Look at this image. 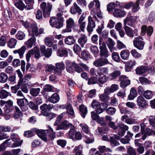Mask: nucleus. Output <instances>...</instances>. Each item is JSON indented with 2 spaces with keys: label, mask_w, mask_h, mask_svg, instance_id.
Wrapping results in <instances>:
<instances>
[{
  "label": "nucleus",
  "mask_w": 155,
  "mask_h": 155,
  "mask_svg": "<svg viewBox=\"0 0 155 155\" xmlns=\"http://www.w3.org/2000/svg\"><path fill=\"white\" fill-rule=\"evenodd\" d=\"M32 130L33 131L36 132V133L38 136L45 142H50V141L54 140L56 137V133L55 132L50 133L48 134L47 137V134L48 133V130H39L34 128Z\"/></svg>",
  "instance_id": "nucleus-1"
},
{
  "label": "nucleus",
  "mask_w": 155,
  "mask_h": 155,
  "mask_svg": "<svg viewBox=\"0 0 155 155\" xmlns=\"http://www.w3.org/2000/svg\"><path fill=\"white\" fill-rule=\"evenodd\" d=\"M94 3H95V8H94L91 10V14L92 15L94 16V18H97L95 16L96 14L98 18H103V16L100 10L101 3L99 0H93L89 4L88 7L89 9L92 8L94 5Z\"/></svg>",
  "instance_id": "nucleus-2"
},
{
  "label": "nucleus",
  "mask_w": 155,
  "mask_h": 155,
  "mask_svg": "<svg viewBox=\"0 0 155 155\" xmlns=\"http://www.w3.org/2000/svg\"><path fill=\"white\" fill-rule=\"evenodd\" d=\"M41 7L42 9L43 16L44 17H49L51 10L52 5L50 3L43 2L41 4Z\"/></svg>",
  "instance_id": "nucleus-3"
},
{
  "label": "nucleus",
  "mask_w": 155,
  "mask_h": 155,
  "mask_svg": "<svg viewBox=\"0 0 155 155\" xmlns=\"http://www.w3.org/2000/svg\"><path fill=\"white\" fill-rule=\"evenodd\" d=\"M99 49L100 50V55L105 58H107L109 54L105 42L102 40V38L99 39Z\"/></svg>",
  "instance_id": "nucleus-4"
},
{
  "label": "nucleus",
  "mask_w": 155,
  "mask_h": 155,
  "mask_svg": "<svg viewBox=\"0 0 155 155\" xmlns=\"http://www.w3.org/2000/svg\"><path fill=\"white\" fill-rule=\"evenodd\" d=\"M66 28L63 29L62 33L70 32L72 31V28L74 29L76 26V24L73 19L70 18L66 21Z\"/></svg>",
  "instance_id": "nucleus-5"
},
{
  "label": "nucleus",
  "mask_w": 155,
  "mask_h": 155,
  "mask_svg": "<svg viewBox=\"0 0 155 155\" xmlns=\"http://www.w3.org/2000/svg\"><path fill=\"white\" fill-rule=\"evenodd\" d=\"M35 54V58L38 59L41 57L40 50L39 48L36 46L33 49L29 51L26 54V60L27 62L30 61L31 55Z\"/></svg>",
  "instance_id": "nucleus-6"
},
{
  "label": "nucleus",
  "mask_w": 155,
  "mask_h": 155,
  "mask_svg": "<svg viewBox=\"0 0 155 155\" xmlns=\"http://www.w3.org/2000/svg\"><path fill=\"white\" fill-rule=\"evenodd\" d=\"M30 31V32H29V34H31L33 37H37L43 33L44 29L41 28L38 30L37 26L36 25L32 24L31 25Z\"/></svg>",
  "instance_id": "nucleus-7"
},
{
  "label": "nucleus",
  "mask_w": 155,
  "mask_h": 155,
  "mask_svg": "<svg viewBox=\"0 0 155 155\" xmlns=\"http://www.w3.org/2000/svg\"><path fill=\"white\" fill-rule=\"evenodd\" d=\"M72 127L71 129H70L68 132L69 137L73 140H81L82 138V135L81 133L79 131L75 132L74 127Z\"/></svg>",
  "instance_id": "nucleus-8"
},
{
  "label": "nucleus",
  "mask_w": 155,
  "mask_h": 155,
  "mask_svg": "<svg viewBox=\"0 0 155 155\" xmlns=\"http://www.w3.org/2000/svg\"><path fill=\"white\" fill-rule=\"evenodd\" d=\"M0 103L2 104H5V107L3 109L4 110L3 114L4 115H6L7 114L10 112L12 110L13 107V102L10 100L6 101L1 100L0 101Z\"/></svg>",
  "instance_id": "nucleus-9"
},
{
  "label": "nucleus",
  "mask_w": 155,
  "mask_h": 155,
  "mask_svg": "<svg viewBox=\"0 0 155 155\" xmlns=\"http://www.w3.org/2000/svg\"><path fill=\"white\" fill-rule=\"evenodd\" d=\"M133 44L134 46L140 50L143 49L145 45L143 38L140 36L135 38Z\"/></svg>",
  "instance_id": "nucleus-10"
},
{
  "label": "nucleus",
  "mask_w": 155,
  "mask_h": 155,
  "mask_svg": "<svg viewBox=\"0 0 155 155\" xmlns=\"http://www.w3.org/2000/svg\"><path fill=\"white\" fill-rule=\"evenodd\" d=\"M117 134L120 137H123L125 134L126 131L127 130L129 129V127L123 124L121 122L117 123Z\"/></svg>",
  "instance_id": "nucleus-11"
},
{
  "label": "nucleus",
  "mask_w": 155,
  "mask_h": 155,
  "mask_svg": "<svg viewBox=\"0 0 155 155\" xmlns=\"http://www.w3.org/2000/svg\"><path fill=\"white\" fill-rule=\"evenodd\" d=\"M119 80L120 81V87L122 88H125L130 84V81L128 77L124 75H120L119 77Z\"/></svg>",
  "instance_id": "nucleus-12"
},
{
  "label": "nucleus",
  "mask_w": 155,
  "mask_h": 155,
  "mask_svg": "<svg viewBox=\"0 0 155 155\" xmlns=\"http://www.w3.org/2000/svg\"><path fill=\"white\" fill-rule=\"evenodd\" d=\"M93 64L95 67H100L109 64V62L107 58L100 57L95 60Z\"/></svg>",
  "instance_id": "nucleus-13"
},
{
  "label": "nucleus",
  "mask_w": 155,
  "mask_h": 155,
  "mask_svg": "<svg viewBox=\"0 0 155 155\" xmlns=\"http://www.w3.org/2000/svg\"><path fill=\"white\" fill-rule=\"evenodd\" d=\"M15 5L17 8L21 11L24 9L26 10H29L33 8V5H25L21 0H19L17 2H15Z\"/></svg>",
  "instance_id": "nucleus-14"
},
{
  "label": "nucleus",
  "mask_w": 155,
  "mask_h": 155,
  "mask_svg": "<svg viewBox=\"0 0 155 155\" xmlns=\"http://www.w3.org/2000/svg\"><path fill=\"white\" fill-rule=\"evenodd\" d=\"M124 28L126 35L129 37L133 38L138 35V31L137 29L133 30L128 26H125Z\"/></svg>",
  "instance_id": "nucleus-15"
},
{
  "label": "nucleus",
  "mask_w": 155,
  "mask_h": 155,
  "mask_svg": "<svg viewBox=\"0 0 155 155\" xmlns=\"http://www.w3.org/2000/svg\"><path fill=\"white\" fill-rule=\"evenodd\" d=\"M82 11L77 4L74 3L71 7L70 12L73 15L76 14L77 13L80 15L82 13Z\"/></svg>",
  "instance_id": "nucleus-16"
},
{
  "label": "nucleus",
  "mask_w": 155,
  "mask_h": 155,
  "mask_svg": "<svg viewBox=\"0 0 155 155\" xmlns=\"http://www.w3.org/2000/svg\"><path fill=\"white\" fill-rule=\"evenodd\" d=\"M72 127H74L71 123H69L66 120H65L62 122V123L59 124L56 129V130H60L67 129L69 127H70V129L72 128Z\"/></svg>",
  "instance_id": "nucleus-17"
},
{
  "label": "nucleus",
  "mask_w": 155,
  "mask_h": 155,
  "mask_svg": "<svg viewBox=\"0 0 155 155\" xmlns=\"http://www.w3.org/2000/svg\"><path fill=\"white\" fill-rule=\"evenodd\" d=\"M95 24L92 18L89 16L88 17V23L87 26V30L89 33H91L95 27Z\"/></svg>",
  "instance_id": "nucleus-18"
},
{
  "label": "nucleus",
  "mask_w": 155,
  "mask_h": 155,
  "mask_svg": "<svg viewBox=\"0 0 155 155\" xmlns=\"http://www.w3.org/2000/svg\"><path fill=\"white\" fill-rule=\"evenodd\" d=\"M13 66L16 67L19 66L21 64V69L23 72L25 70V62L24 60H22L20 63V60L18 59H14L12 63Z\"/></svg>",
  "instance_id": "nucleus-19"
},
{
  "label": "nucleus",
  "mask_w": 155,
  "mask_h": 155,
  "mask_svg": "<svg viewBox=\"0 0 155 155\" xmlns=\"http://www.w3.org/2000/svg\"><path fill=\"white\" fill-rule=\"evenodd\" d=\"M136 101L137 105L141 107H145L148 105L146 101L142 96H138L137 98Z\"/></svg>",
  "instance_id": "nucleus-20"
},
{
  "label": "nucleus",
  "mask_w": 155,
  "mask_h": 155,
  "mask_svg": "<svg viewBox=\"0 0 155 155\" xmlns=\"http://www.w3.org/2000/svg\"><path fill=\"white\" fill-rule=\"evenodd\" d=\"M119 88V86L117 84H113L110 87H107L104 90V92L105 94H110L111 93H113L117 91Z\"/></svg>",
  "instance_id": "nucleus-21"
},
{
  "label": "nucleus",
  "mask_w": 155,
  "mask_h": 155,
  "mask_svg": "<svg viewBox=\"0 0 155 155\" xmlns=\"http://www.w3.org/2000/svg\"><path fill=\"white\" fill-rule=\"evenodd\" d=\"M56 16L58 17V21L56 23V28L59 29L63 25L64 18L62 17V14L61 13H58Z\"/></svg>",
  "instance_id": "nucleus-22"
},
{
  "label": "nucleus",
  "mask_w": 155,
  "mask_h": 155,
  "mask_svg": "<svg viewBox=\"0 0 155 155\" xmlns=\"http://www.w3.org/2000/svg\"><path fill=\"white\" fill-rule=\"evenodd\" d=\"M114 16L116 17L121 18L126 15V12L122 9L116 8L113 13Z\"/></svg>",
  "instance_id": "nucleus-23"
},
{
  "label": "nucleus",
  "mask_w": 155,
  "mask_h": 155,
  "mask_svg": "<svg viewBox=\"0 0 155 155\" xmlns=\"http://www.w3.org/2000/svg\"><path fill=\"white\" fill-rule=\"evenodd\" d=\"M87 36L84 34H81L78 40V42L81 47H84V45L87 42Z\"/></svg>",
  "instance_id": "nucleus-24"
},
{
  "label": "nucleus",
  "mask_w": 155,
  "mask_h": 155,
  "mask_svg": "<svg viewBox=\"0 0 155 155\" xmlns=\"http://www.w3.org/2000/svg\"><path fill=\"white\" fill-rule=\"evenodd\" d=\"M26 49V47L23 46L18 49L14 50L13 52L15 54H18L19 58H22L23 57Z\"/></svg>",
  "instance_id": "nucleus-25"
},
{
  "label": "nucleus",
  "mask_w": 155,
  "mask_h": 155,
  "mask_svg": "<svg viewBox=\"0 0 155 155\" xmlns=\"http://www.w3.org/2000/svg\"><path fill=\"white\" fill-rule=\"evenodd\" d=\"M106 43L110 51L111 52H113L115 49V48L114 47L115 45V42L111 38H108Z\"/></svg>",
  "instance_id": "nucleus-26"
},
{
  "label": "nucleus",
  "mask_w": 155,
  "mask_h": 155,
  "mask_svg": "<svg viewBox=\"0 0 155 155\" xmlns=\"http://www.w3.org/2000/svg\"><path fill=\"white\" fill-rule=\"evenodd\" d=\"M97 73L99 76L107 75L109 73V69L107 67L100 68L97 69Z\"/></svg>",
  "instance_id": "nucleus-27"
},
{
  "label": "nucleus",
  "mask_w": 155,
  "mask_h": 155,
  "mask_svg": "<svg viewBox=\"0 0 155 155\" xmlns=\"http://www.w3.org/2000/svg\"><path fill=\"white\" fill-rule=\"evenodd\" d=\"M60 100L59 95L56 93L53 94L49 98L48 100L51 102L55 104L58 102Z\"/></svg>",
  "instance_id": "nucleus-28"
},
{
  "label": "nucleus",
  "mask_w": 155,
  "mask_h": 155,
  "mask_svg": "<svg viewBox=\"0 0 155 155\" xmlns=\"http://www.w3.org/2000/svg\"><path fill=\"white\" fill-rule=\"evenodd\" d=\"M148 68L145 66H141L137 67L136 69V74H142L146 72Z\"/></svg>",
  "instance_id": "nucleus-29"
},
{
  "label": "nucleus",
  "mask_w": 155,
  "mask_h": 155,
  "mask_svg": "<svg viewBox=\"0 0 155 155\" xmlns=\"http://www.w3.org/2000/svg\"><path fill=\"white\" fill-rule=\"evenodd\" d=\"M120 54L121 58L123 60H127L129 56L130 52L128 50H124L121 51Z\"/></svg>",
  "instance_id": "nucleus-30"
},
{
  "label": "nucleus",
  "mask_w": 155,
  "mask_h": 155,
  "mask_svg": "<svg viewBox=\"0 0 155 155\" xmlns=\"http://www.w3.org/2000/svg\"><path fill=\"white\" fill-rule=\"evenodd\" d=\"M17 43V40L14 38L10 39L7 42V45L8 47L12 48H14Z\"/></svg>",
  "instance_id": "nucleus-31"
},
{
  "label": "nucleus",
  "mask_w": 155,
  "mask_h": 155,
  "mask_svg": "<svg viewBox=\"0 0 155 155\" xmlns=\"http://www.w3.org/2000/svg\"><path fill=\"white\" fill-rule=\"evenodd\" d=\"M75 41L74 40L73 36H69L64 39L65 43L68 45H71L75 43Z\"/></svg>",
  "instance_id": "nucleus-32"
},
{
  "label": "nucleus",
  "mask_w": 155,
  "mask_h": 155,
  "mask_svg": "<svg viewBox=\"0 0 155 155\" xmlns=\"http://www.w3.org/2000/svg\"><path fill=\"white\" fill-rule=\"evenodd\" d=\"M74 63H72L69 61H66V70L69 73H73L74 71L73 68Z\"/></svg>",
  "instance_id": "nucleus-33"
},
{
  "label": "nucleus",
  "mask_w": 155,
  "mask_h": 155,
  "mask_svg": "<svg viewBox=\"0 0 155 155\" xmlns=\"http://www.w3.org/2000/svg\"><path fill=\"white\" fill-rule=\"evenodd\" d=\"M68 51H70L69 49L68 50L66 49H63L60 51L58 50L57 51V55L60 57H66L68 55Z\"/></svg>",
  "instance_id": "nucleus-34"
},
{
  "label": "nucleus",
  "mask_w": 155,
  "mask_h": 155,
  "mask_svg": "<svg viewBox=\"0 0 155 155\" xmlns=\"http://www.w3.org/2000/svg\"><path fill=\"white\" fill-rule=\"evenodd\" d=\"M90 50L95 57H97L99 52L98 47L95 45H92L90 47Z\"/></svg>",
  "instance_id": "nucleus-35"
},
{
  "label": "nucleus",
  "mask_w": 155,
  "mask_h": 155,
  "mask_svg": "<svg viewBox=\"0 0 155 155\" xmlns=\"http://www.w3.org/2000/svg\"><path fill=\"white\" fill-rule=\"evenodd\" d=\"M137 96V93L136 90L132 88L130 91V94L128 96V98L130 100H133Z\"/></svg>",
  "instance_id": "nucleus-36"
},
{
  "label": "nucleus",
  "mask_w": 155,
  "mask_h": 155,
  "mask_svg": "<svg viewBox=\"0 0 155 155\" xmlns=\"http://www.w3.org/2000/svg\"><path fill=\"white\" fill-rule=\"evenodd\" d=\"M88 135L85 136L84 141L87 143H93L94 141V138L92 134H89Z\"/></svg>",
  "instance_id": "nucleus-37"
},
{
  "label": "nucleus",
  "mask_w": 155,
  "mask_h": 155,
  "mask_svg": "<svg viewBox=\"0 0 155 155\" xmlns=\"http://www.w3.org/2000/svg\"><path fill=\"white\" fill-rule=\"evenodd\" d=\"M109 78L106 75H104L101 77H99L98 80L97 81L98 84H103L105 83L108 80Z\"/></svg>",
  "instance_id": "nucleus-38"
},
{
  "label": "nucleus",
  "mask_w": 155,
  "mask_h": 155,
  "mask_svg": "<svg viewBox=\"0 0 155 155\" xmlns=\"http://www.w3.org/2000/svg\"><path fill=\"white\" fill-rule=\"evenodd\" d=\"M121 74L120 71L119 70L115 71L111 73L109 75V78L111 80H113Z\"/></svg>",
  "instance_id": "nucleus-39"
},
{
  "label": "nucleus",
  "mask_w": 155,
  "mask_h": 155,
  "mask_svg": "<svg viewBox=\"0 0 155 155\" xmlns=\"http://www.w3.org/2000/svg\"><path fill=\"white\" fill-rule=\"evenodd\" d=\"M41 89L39 87L31 88L30 90L31 94L33 96H36L39 93Z\"/></svg>",
  "instance_id": "nucleus-40"
},
{
  "label": "nucleus",
  "mask_w": 155,
  "mask_h": 155,
  "mask_svg": "<svg viewBox=\"0 0 155 155\" xmlns=\"http://www.w3.org/2000/svg\"><path fill=\"white\" fill-rule=\"evenodd\" d=\"M8 79L7 74L4 72L0 73V83H3L6 82Z\"/></svg>",
  "instance_id": "nucleus-41"
},
{
  "label": "nucleus",
  "mask_w": 155,
  "mask_h": 155,
  "mask_svg": "<svg viewBox=\"0 0 155 155\" xmlns=\"http://www.w3.org/2000/svg\"><path fill=\"white\" fill-rule=\"evenodd\" d=\"M58 21V17H52L50 18L49 22L50 25L53 28H56V22Z\"/></svg>",
  "instance_id": "nucleus-42"
},
{
  "label": "nucleus",
  "mask_w": 155,
  "mask_h": 155,
  "mask_svg": "<svg viewBox=\"0 0 155 155\" xmlns=\"http://www.w3.org/2000/svg\"><path fill=\"white\" fill-rule=\"evenodd\" d=\"M140 0H137L134 4L133 3V5L132 6L133 7L132 8V11L133 12H136L140 9L139 5Z\"/></svg>",
  "instance_id": "nucleus-43"
},
{
  "label": "nucleus",
  "mask_w": 155,
  "mask_h": 155,
  "mask_svg": "<svg viewBox=\"0 0 155 155\" xmlns=\"http://www.w3.org/2000/svg\"><path fill=\"white\" fill-rule=\"evenodd\" d=\"M17 103L20 107H21L24 105H27L28 102L27 99L24 97L21 99H18Z\"/></svg>",
  "instance_id": "nucleus-44"
},
{
  "label": "nucleus",
  "mask_w": 155,
  "mask_h": 155,
  "mask_svg": "<svg viewBox=\"0 0 155 155\" xmlns=\"http://www.w3.org/2000/svg\"><path fill=\"white\" fill-rule=\"evenodd\" d=\"M79 109L82 117L84 118L85 115L87 113V107L86 106L81 105L80 106Z\"/></svg>",
  "instance_id": "nucleus-45"
},
{
  "label": "nucleus",
  "mask_w": 155,
  "mask_h": 155,
  "mask_svg": "<svg viewBox=\"0 0 155 155\" xmlns=\"http://www.w3.org/2000/svg\"><path fill=\"white\" fill-rule=\"evenodd\" d=\"M56 68L57 69L55 70V73L58 74V73H60V71L58 72L57 70V69H59L60 71L63 70L65 68V65L62 62L60 63H57L56 64Z\"/></svg>",
  "instance_id": "nucleus-46"
},
{
  "label": "nucleus",
  "mask_w": 155,
  "mask_h": 155,
  "mask_svg": "<svg viewBox=\"0 0 155 155\" xmlns=\"http://www.w3.org/2000/svg\"><path fill=\"white\" fill-rule=\"evenodd\" d=\"M15 113L14 114V117L15 119H18L22 115L21 112L17 106L15 107Z\"/></svg>",
  "instance_id": "nucleus-47"
},
{
  "label": "nucleus",
  "mask_w": 155,
  "mask_h": 155,
  "mask_svg": "<svg viewBox=\"0 0 155 155\" xmlns=\"http://www.w3.org/2000/svg\"><path fill=\"white\" fill-rule=\"evenodd\" d=\"M36 41V38L35 37L32 36L26 42V44L29 48L31 47L33 45L35 44Z\"/></svg>",
  "instance_id": "nucleus-48"
},
{
  "label": "nucleus",
  "mask_w": 155,
  "mask_h": 155,
  "mask_svg": "<svg viewBox=\"0 0 155 155\" xmlns=\"http://www.w3.org/2000/svg\"><path fill=\"white\" fill-rule=\"evenodd\" d=\"M104 104L105 105L106 104L103 103H100L95 100H93L91 103L92 107L94 109L97 108L99 107H101L102 106H104Z\"/></svg>",
  "instance_id": "nucleus-49"
},
{
  "label": "nucleus",
  "mask_w": 155,
  "mask_h": 155,
  "mask_svg": "<svg viewBox=\"0 0 155 155\" xmlns=\"http://www.w3.org/2000/svg\"><path fill=\"white\" fill-rule=\"evenodd\" d=\"M112 57L114 61L117 62H119L121 60L120 59L119 54L117 52H114L112 53Z\"/></svg>",
  "instance_id": "nucleus-50"
},
{
  "label": "nucleus",
  "mask_w": 155,
  "mask_h": 155,
  "mask_svg": "<svg viewBox=\"0 0 155 155\" xmlns=\"http://www.w3.org/2000/svg\"><path fill=\"white\" fill-rule=\"evenodd\" d=\"M98 149L101 153L105 152H111L112 150L109 148H106L104 146H100L98 147Z\"/></svg>",
  "instance_id": "nucleus-51"
},
{
  "label": "nucleus",
  "mask_w": 155,
  "mask_h": 155,
  "mask_svg": "<svg viewBox=\"0 0 155 155\" xmlns=\"http://www.w3.org/2000/svg\"><path fill=\"white\" fill-rule=\"evenodd\" d=\"M25 35L24 32L19 31L16 35V38L18 40H21L25 38Z\"/></svg>",
  "instance_id": "nucleus-52"
},
{
  "label": "nucleus",
  "mask_w": 155,
  "mask_h": 155,
  "mask_svg": "<svg viewBox=\"0 0 155 155\" xmlns=\"http://www.w3.org/2000/svg\"><path fill=\"white\" fill-rule=\"evenodd\" d=\"M9 94V93L5 90H0V98L2 99H5L8 97Z\"/></svg>",
  "instance_id": "nucleus-53"
},
{
  "label": "nucleus",
  "mask_w": 155,
  "mask_h": 155,
  "mask_svg": "<svg viewBox=\"0 0 155 155\" xmlns=\"http://www.w3.org/2000/svg\"><path fill=\"white\" fill-rule=\"evenodd\" d=\"M109 94H100L99 95V97L102 101H105L109 100L110 98L108 96Z\"/></svg>",
  "instance_id": "nucleus-54"
},
{
  "label": "nucleus",
  "mask_w": 155,
  "mask_h": 155,
  "mask_svg": "<svg viewBox=\"0 0 155 155\" xmlns=\"http://www.w3.org/2000/svg\"><path fill=\"white\" fill-rule=\"evenodd\" d=\"M65 114V112H63L59 115L57 117V120L54 124V125L58 126L60 123L61 120L62 119L64 116Z\"/></svg>",
  "instance_id": "nucleus-55"
},
{
  "label": "nucleus",
  "mask_w": 155,
  "mask_h": 155,
  "mask_svg": "<svg viewBox=\"0 0 155 155\" xmlns=\"http://www.w3.org/2000/svg\"><path fill=\"white\" fill-rule=\"evenodd\" d=\"M127 153L123 155H137L135 150L132 147H129L127 149Z\"/></svg>",
  "instance_id": "nucleus-56"
},
{
  "label": "nucleus",
  "mask_w": 155,
  "mask_h": 155,
  "mask_svg": "<svg viewBox=\"0 0 155 155\" xmlns=\"http://www.w3.org/2000/svg\"><path fill=\"white\" fill-rule=\"evenodd\" d=\"M80 125L82 128V130L87 134H90V132L88 126L85 124H80Z\"/></svg>",
  "instance_id": "nucleus-57"
},
{
  "label": "nucleus",
  "mask_w": 155,
  "mask_h": 155,
  "mask_svg": "<svg viewBox=\"0 0 155 155\" xmlns=\"http://www.w3.org/2000/svg\"><path fill=\"white\" fill-rule=\"evenodd\" d=\"M14 143L12 145V147H15L20 146L22 143V141L18 138L15 139V141H13Z\"/></svg>",
  "instance_id": "nucleus-58"
},
{
  "label": "nucleus",
  "mask_w": 155,
  "mask_h": 155,
  "mask_svg": "<svg viewBox=\"0 0 155 155\" xmlns=\"http://www.w3.org/2000/svg\"><path fill=\"white\" fill-rule=\"evenodd\" d=\"M67 111L65 112L66 114L68 113L69 114L73 115L74 114V111L72 107L71 106V104L69 103L67 104L66 107Z\"/></svg>",
  "instance_id": "nucleus-59"
},
{
  "label": "nucleus",
  "mask_w": 155,
  "mask_h": 155,
  "mask_svg": "<svg viewBox=\"0 0 155 155\" xmlns=\"http://www.w3.org/2000/svg\"><path fill=\"white\" fill-rule=\"evenodd\" d=\"M82 58L86 60H87L90 57V54L89 52L83 50L81 53Z\"/></svg>",
  "instance_id": "nucleus-60"
},
{
  "label": "nucleus",
  "mask_w": 155,
  "mask_h": 155,
  "mask_svg": "<svg viewBox=\"0 0 155 155\" xmlns=\"http://www.w3.org/2000/svg\"><path fill=\"white\" fill-rule=\"evenodd\" d=\"M143 96L145 98L147 99H151L153 96L152 92L149 90H147L143 93Z\"/></svg>",
  "instance_id": "nucleus-61"
},
{
  "label": "nucleus",
  "mask_w": 155,
  "mask_h": 155,
  "mask_svg": "<svg viewBox=\"0 0 155 155\" xmlns=\"http://www.w3.org/2000/svg\"><path fill=\"white\" fill-rule=\"evenodd\" d=\"M81 67V66L80 65V63L76 64L74 63L73 64V67L74 68L75 71L78 73H80L83 71V69Z\"/></svg>",
  "instance_id": "nucleus-62"
},
{
  "label": "nucleus",
  "mask_w": 155,
  "mask_h": 155,
  "mask_svg": "<svg viewBox=\"0 0 155 155\" xmlns=\"http://www.w3.org/2000/svg\"><path fill=\"white\" fill-rule=\"evenodd\" d=\"M43 115L47 117V119L49 120L55 117L54 114L51 112H45Z\"/></svg>",
  "instance_id": "nucleus-63"
},
{
  "label": "nucleus",
  "mask_w": 155,
  "mask_h": 155,
  "mask_svg": "<svg viewBox=\"0 0 155 155\" xmlns=\"http://www.w3.org/2000/svg\"><path fill=\"white\" fill-rule=\"evenodd\" d=\"M115 8V3L111 2L107 6V10L109 12L111 13Z\"/></svg>",
  "instance_id": "nucleus-64"
}]
</instances>
